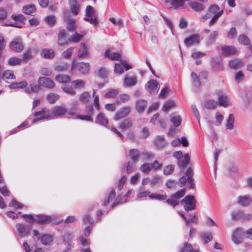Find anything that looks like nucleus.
I'll return each instance as SVG.
<instances>
[{"instance_id": "1", "label": "nucleus", "mask_w": 252, "mask_h": 252, "mask_svg": "<svg viewBox=\"0 0 252 252\" xmlns=\"http://www.w3.org/2000/svg\"><path fill=\"white\" fill-rule=\"evenodd\" d=\"M193 172L190 167L188 168L185 175L181 177L179 180L178 183L180 187H184L186 183H187L190 189H193L195 186L194 179L193 178Z\"/></svg>"}, {"instance_id": "2", "label": "nucleus", "mask_w": 252, "mask_h": 252, "mask_svg": "<svg viewBox=\"0 0 252 252\" xmlns=\"http://www.w3.org/2000/svg\"><path fill=\"white\" fill-rule=\"evenodd\" d=\"M85 16L87 17L84 18V20L90 23L94 26H97L98 23L97 15L95 14V10L92 6L88 5L86 7Z\"/></svg>"}, {"instance_id": "3", "label": "nucleus", "mask_w": 252, "mask_h": 252, "mask_svg": "<svg viewBox=\"0 0 252 252\" xmlns=\"http://www.w3.org/2000/svg\"><path fill=\"white\" fill-rule=\"evenodd\" d=\"M181 203L184 204V209L187 211L193 210L196 208V201L192 195L186 196L181 201Z\"/></svg>"}, {"instance_id": "4", "label": "nucleus", "mask_w": 252, "mask_h": 252, "mask_svg": "<svg viewBox=\"0 0 252 252\" xmlns=\"http://www.w3.org/2000/svg\"><path fill=\"white\" fill-rule=\"evenodd\" d=\"M34 116L36 118L32 121V124H36L39 121L51 119L52 113L49 109L44 108L41 111L35 112Z\"/></svg>"}, {"instance_id": "5", "label": "nucleus", "mask_w": 252, "mask_h": 252, "mask_svg": "<svg viewBox=\"0 0 252 252\" xmlns=\"http://www.w3.org/2000/svg\"><path fill=\"white\" fill-rule=\"evenodd\" d=\"M75 69H77L80 73L83 74H87L88 73L90 69V65L88 63H77L72 62L71 66V70L73 71Z\"/></svg>"}, {"instance_id": "6", "label": "nucleus", "mask_w": 252, "mask_h": 252, "mask_svg": "<svg viewBox=\"0 0 252 252\" xmlns=\"http://www.w3.org/2000/svg\"><path fill=\"white\" fill-rule=\"evenodd\" d=\"M145 88L150 94H156L160 88V85L156 80L153 79L147 82Z\"/></svg>"}, {"instance_id": "7", "label": "nucleus", "mask_w": 252, "mask_h": 252, "mask_svg": "<svg viewBox=\"0 0 252 252\" xmlns=\"http://www.w3.org/2000/svg\"><path fill=\"white\" fill-rule=\"evenodd\" d=\"M199 38V34L197 33L192 34L185 39L184 43L188 47H190L193 45H197L200 42Z\"/></svg>"}, {"instance_id": "8", "label": "nucleus", "mask_w": 252, "mask_h": 252, "mask_svg": "<svg viewBox=\"0 0 252 252\" xmlns=\"http://www.w3.org/2000/svg\"><path fill=\"white\" fill-rule=\"evenodd\" d=\"M38 82L40 86L48 89H52L55 86V83L52 80L44 77H39Z\"/></svg>"}, {"instance_id": "9", "label": "nucleus", "mask_w": 252, "mask_h": 252, "mask_svg": "<svg viewBox=\"0 0 252 252\" xmlns=\"http://www.w3.org/2000/svg\"><path fill=\"white\" fill-rule=\"evenodd\" d=\"M16 228L19 235L22 237L27 236L31 230L30 226L25 225L22 223L16 224Z\"/></svg>"}, {"instance_id": "10", "label": "nucleus", "mask_w": 252, "mask_h": 252, "mask_svg": "<svg viewBox=\"0 0 252 252\" xmlns=\"http://www.w3.org/2000/svg\"><path fill=\"white\" fill-rule=\"evenodd\" d=\"M10 46L12 50L17 52H21L24 48L22 39L20 37L16 38L10 42Z\"/></svg>"}, {"instance_id": "11", "label": "nucleus", "mask_w": 252, "mask_h": 252, "mask_svg": "<svg viewBox=\"0 0 252 252\" xmlns=\"http://www.w3.org/2000/svg\"><path fill=\"white\" fill-rule=\"evenodd\" d=\"M124 68L127 70L132 68V66L128 64L126 62L121 63H116L115 64L114 71L118 74H122L124 72Z\"/></svg>"}, {"instance_id": "12", "label": "nucleus", "mask_w": 252, "mask_h": 252, "mask_svg": "<svg viewBox=\"0 0 252 252\" xmlns=\"http://www.w3.org/2000/svg\"><path fill=\"white\" fill-rule=\"evenodd\" d=\"M64 30H61L58 34V43L60 46L67 45L69 41Z\"/></svg>"}, {"instance_id": "13", "label": "nucleus", "mask_w": 252, "mask_h": 252, "mask_svg": "<svg viewBox=\"0 0 252 252\" xmlns=\"http://www.w3.org/2000/svg\"><path fill=\"white\" fill-rule=\"evenodd\" d=\"M130 108L129 107H124L115 114V120H119L126 116L130 112Z\"/></svg>"}, {"instance_id": "14", "label": "nucleus", "mask_w": 252, "mask_h": 252, "mask_svg": "<svg viewBox=\"0 0 252 252\" xmlns=\"http://www.w3.org/2000/svg\"><path fill=\"white\" fill-rule=\"evenodd\" d=\"M67 109L63 106H56L52 110V116L60 117L65 114L67 113Z\"/></svg>"}, {"instance_id": "15", "label": "nucleus", "mask_w": 252, "mask_h": 252, "mask_svg": "<svg viewBox=\"0 0 252 252\" xmlns=\"http://www.w3.org/2000/svg\"><path fill=\"white\" fill-rule=\"evenodd\" d=\"M51 220L52 219L50 216L43 215L36 216V222L40 224L49 223Z\"/></svg>"}, {"instance_id": "16", "label": "nucleus", "mask_w": 252, "mask_h": 252, "mask_svg": "<svg viewBox=\"0 0 252 252\" xmlns=\"http://www.w3.org/2000/svg\"><path fill=\"white\" fill-rule=\"evenodd\" d=\"M70 8L72 13L77 15L80 11V5L76 0H69Z\"/></svg>"}, {"instance_id": "17", "label": "nucleus", "mask_w": 252, "mask_h": 252, "mask_svg": "<svg viewBox=\"0 0 252 252\" xmlns=\"http://www.w3.org/2000/svg\"><path fill=\"white\" fill-rule=\"evenodd\" d=\"M105 56L113 61H122V56L118 53L112 52L109 50H107L105 52Z\"/></svg>"}, {"instance_id": "18", "label": "nucleus", "mask_w": 252, "mask_h": 252, "mask_svg": "<svg viewBox=\"0 0 252 252\" xmlns=\"http://www.w3.org/2000/svg\"><path fill=\"white\" fill-rule=\"evenodd\" d=\"M251 201L252 199L249 195L239 196L238 197V203L244 206H248Z\"/></svg>"}, {"instance_id": "19", "label": "nucleus", "mask_w": 252, "mask_h": 252, "mask_svg": "<svg viewBox=\"0 0 252 252\" xmlns=\"http://www.w3.org/2000/svg\"><path fill=\"white\" fill-rule=\"evenodd\" d=\"M242 233V229L241 228L237 229L232 235V240L237 244H239L242 242L241 235Z\"/></svg>"}, {"instance_id": "20", "label": "nucleus", "mask_w": 252, "mask_h": 252, "mask_svg": "<svg viewBox=\"0 0 252 252\" xmlns=\"http://www.w3.org/2000/svg\"><path fill=\"white\" fill-rule=\"evenodd\" d=\"M137 83V78L135 76L129 77L127 75L124 78V85L127 87L134 86Z\"/></svg>"}, {"instance_id": "21", "label": "nucleus", "mask_w": 252, "mask_h": 252, "mask_svg": "<svg viewBox=\"0 0 252 252\" xmlns=\"http://www.w3.org/2000/svg\"><path fill=\"white\" fill-rule=\"evenodd\" d=\"M222 53L224 56H229L234 54L236 49L232 46H223L221 48Z\"/></svg>"}, {"instance_id": "22", "label": "nucleus", "mask_w": 252, "mask_h": 252, "mask_svg": "<svg viewBox=\"0 0 252 252\" xmlns=\"http://www.w3.org/2000/svg\"><path fill=\"white\" fill-rule=\"evenodd\" d=\"M95 123L104 126H107L108 120L102 113H99L96 118Z\"/></svg>"}, {"instance_id": "23", "label": "nucleus", "mask_w": 252, "mask_h": 252, "mask_svg": "<svg viewBox=\"0 0 252 252\" xmlns=\"http://www.w3.org/2000/svg\"><path fill=\"white\" fill-rule=\"evenodd\" d=\"M87 48L85 45L81 43L80 45V48L78 51V57L79 58H85L88 56Z\"/></svg>"}, {"instance_id": "24", "label": "nucleus", "mask_w": 252, "mask_h": 252, "mask_svg": "<svg viewBox=\"0 0 252 252\" xmlns=\"http://www.w3.org/2000/svg\"><path fill=\"white\" fill-rule=\"evenodd\" d=\"M166 3H170V7L177 9L183 6L184 3L180 0H165Z\"/></svg>"}, {"instance_id": "25", "label": "nucleus", "mask_w": 252, "mask_h": 252, "mask_svg": "<svg viewBox=\"0 0 252 252\" xmlns=\"http://www.w3.org/2000/svg\"><path fill=\"white\" fill-rule=\"evenodd\" d=\"M141 154L137 149H133L129 151V156L134 162H137L140 158Z\"/></svg>"}, {"instance_id": "26", "label": "nucleus", "mask_w": 252, "mask_h": 252, "mask_svg": "<svg viewBox=\"0 0 252 252\" xmlns=\"http://www.w3.org/2000/svg\"><path fill=\"white\" fill-rule=\"evenodd\" d=\"M41 56L46 59H52L55 56V52L53 50L45 49L41 51Z\"/></svg>"}, {"instance_id": "27", "label": "nucleus", "mask_w": 252, "mask_h": 252, "mask_svg": "<svg viewBox=\"0 0 252 252\" xmlns=\"http://www.w3.org/2000/svg\"><path fill=\"white\" fill-rule=\"evenodd\" d=\"M40 89V85L36 84H31L25 89V92L28 94L33 93H37Z\"/></svg>"}, {"instance_id": "28", "label": "nucleus", "mask_w": 252, "mask_h": 252, "mask_svg": "<svg viewBox=\"0 0 252 252\" xmlns=\"http://www.w3.org/2000/svg\"><path fill=\"white\" fill-rule=\"evenodd\" d=\"M57 81L61 83H65L71 80L69 76L64 74H58L55 77Z\"/></svg>"}, {"instance_id": "29", "label": "nucleus", "mask_w": 252, "mask_h": 252, "mask_svg": "<svg viewBox=\"0 0 252 252\" xmlns=\"http://www.w3.org/2000/svg\"><path fill=\"white\" fill-rule=\"evenodd\" d=\"M189 162V157L188 154L184 155V157L178 160V165L180 167H185Z\"/></svg>"}, {"instance_id": "30", "label": "nucleus", "mask_w": 252, "mask_h": 252, "mask_svg": "<svg viewBox=\"0 0 252 252\" xmlns=\"http://www.w3.org/2000/svg\"><path fill=\"white\" fill-rule=\"evenodd\" d=\"M155 143L158 148H161L163 147L166 144L164 137L163 136H158L156 137Z\"/></svg>"}, {"instance_id": "31", "label": "nucleus", "mask_w": 252, "mask_h": 252, "mask_svg": "<svg viewBox=\"0 0 252 252\" xmlns=\"http://www.w3.org/2000/svg\"><path fill=\"white\" fill-rule=\"evenodd\" d=\"M22 11L26 14L31 15L35 12L36 8L33 4L28 5L23 7Z\"/></svg>"}, {"instance_id": "32", "label": "nucleus", "mask_w": 252, "mask_h": 252, "mask_svg": "<svg viewBox=\"0 0 252 252\" xmlns=\"http://www.w3.org/2000/svg\"><path fill=\"white\" fill-rule=\"evenodd\" d=\"M166 198L167 196L165 193L164 194H160L158 193H153L149 195V198L151 199L162 201L166 199Z\"/></svg>"}, {"instance_id": "33", "label": "nucleus", "mask_w": 252, "mask_h": 252, "mask_svg": "<svg viewBox=\"0 0 252 252\" xmlns=\"http://www.w3.org/2000/svg\"><path fill=\"white\" fill-rule=\"evenodd\" d=\"M243 62L239 60H234L229 62V66L232 69H237L241 67Z\"/></svg>"}, {"instance_id": "34", "label": "nucleus", "mask_w": 252, "mask_h": 252, "mask_svg": "<svg viewBox=\"0 0 252 252\" xmlns=\"http://www.w3.org/2000/svg\"><path fill=\"white\" fill-rule=\"evenodd\" d=\"M27 82L25 81H24L12 84L10 85L9 87L11 89H23L27 87Z\"/></svg>"}, {"instance_id": "35", "label": "nucleus", "mask_w": 252, "mask_h": 252, "mask_svg": "<svg viewBox=\"0 0 252 252\" xmlns=\"http://www.w3.org/2000/svg\"><path fill=\"white\" fill-rule=\"evenodd\" d=\"M200 236L203 242L205 244L211 241L213 239L212 234L210 232H203L200 233Z\"/></svg>"}, {"instance_id": "36", "label": "nucleus", "mask_w": 252, "mask_h": 252, "mask_svg": "<svg viewBox=\"0 0 252 252\" xmlns=\"http://www.w3.org/2000/svg\"><path fill=\"white\" fill-rule=\"evenodd\" d=\"M79 98L81 102L87 103L90 100L91 98V95L89 92H84L79 94Z\"/></svg>"}, {"instance_id": "37", "label": "nucleus", "mask_w": 252, "mask_h": 252, "mask_svg": "<svg viewBox=\"0 0 252 252\" xmlns=\"http://www.w3.org/2000/svg\"><path fill=\"white\" fill-rule=\"evenodd\" d=\"M62 89L64 93L69 95L73 96L76 94V91L72 87L69 85H63L62 87Z\"/></svg>"}, {"instance_id": "38", "label": "nucleus", "mask_w": 252, "mask_h": 252, "mask_svg": "<svg viewBox=\"0 0 252 252\" xmlns=\"http://www.w3.org/2000/svg\"><path fill=\"white\" fill-rule=\"evenodd\" d=\"M2 78L3 80L8 81L9 79H14L15 77L12 70H6L3 73Z\"/></svg>"}, {"instance_id": "39", "label": "nucleus", "mask_w": 252, "mask_h": 252, "mask_svg": "<svg viewBox=\"0 0 252 252\" xmlns=\"http://www.w3.org/2000/svg\"><path fill=\"white\" fill-rule=\"evenodd\" d=\"M41 242L43 245H49L53 241V237L49 234H44L40 238Z\"/></svg>"}, {"instance_id": "40", "label": "nucleus", "mask_w": 252, "mask_h": 252, "mask_svg": "<svg viewBox=\"0 0 252 252\" xmlns=\"http://www.w3.org/2000/svg\"><path fill=\"white\" fill-rule=\"evenodd\" d=\"M191 76L192 80L193 85L194 86L195 88H196V89H198L200 86L199 77L194 72H192L191 73Z\"/></svg>"}, {"instance_id": "41", "label": "nucleus", "mask_w": 252, "mask_h": 252, "mask_svg": "<svg viewBox=\"0 0 252 252\" xmlns=\"http://www.w3.org/2000/svg\"><path fill=\"white\" fill-rule=\"evenodd\" d=\"M234 123V117L233 114H229L228 119L227 120V123L226 125V127L227 129L231 130L233 128Z\"/></svg>"}, {"instance_id": "42", "label": "nucleus", "mask_w": 252, "mask_h": 252, "mask_svg": "<svg viewBox=\"0 0 252 252\" xmlns=\"http://www.w3.org/2000/svg\"><path fill=\"white\" fill-rule=\"evenodd\" d=\"M147 106V102L144 100H139L136 103V109L139 112H142Z\"/></svg>"}, {"instance_id": "43", "label": "nucleus", "mask_w": 252, "mask_h": 252, "mask_svg": "<svg viewBox=\"0 0 252 252\" xmlns=\"http://www.w3.org/2000/svg\"><path fill=\"white\" fill-rule=\"evenodd\" d=\"M190 6L195 11L200 12L204 9L203 5L197 2H190L189 4Z\"/></svg>"}, {"instance_id": "44", "label": "nucleus", "mask_w": 252, "mask_h": 252, "mask_svg": "<svg viewBox=\"0 0 252 252\" xmlns=\"http://www.w3.org/2000/svg\"><path fill=\"white\" fill-rule=\"evenodd\" d=\"M131 126V122L128 119H125L120 124V127L122 130H125L130 128Z\"/></svg>"}, {"instance_id": "45", "label": "nucleus", "mask_w": 252, "mask_h": 252, "mask_svg": "<svg viewBox=\"0 0 252 252\" xmlns=\"http://www.w3.org/2000/svg\"><path fill=\"white\" fill-rule=\"evenodd\" d=\"M82 37V34H79L77 32H75L73 34L70 36L68 38V40L70 42L77 43L81 40Z\"/></svg>"}, {"instance_id": "46", "label": "nucleus", "mask_w": 252, "mask_h": 252, "mask_svg": "<svg viewBox=\"0 0 252 252\" xmlns=\"http://www.w3.org/2000/svg\"><path fill=\"white\" fill-rule=\"evenodd\" d=\"M220 105L223 107H227L229 105L228 99L226 95H220L219 97Z\"/></svg>"}, {"instance_id": "47", "label": "nucleus", "mask_w": 252, "mask_h": 252, "mask_svg": "<svg viewBox=\"0 0 252 252\" xmlns=\"http://www.w3.org/2000/svg\"><path fill=\"white\" fill-rule=\"evenodd\" d=\"M71 83L74 87L76 89L83 88L85 85V81L81 79L74 80Z\"/></svg>"}, {"instance_id": "48", "label": "nucleus", "mask_w": 252, "mask_h": 252, "mask_svg": "<svg viewBox=\"0 0 252 252\" xmlns=\"http://www.w3.org/2000/svg\"><path fill=\"white\" fill-rule=\"evenodd\" d=\"M60 96L54 93H50L47 96V99L50 103L53 104L56 102L58 100Z\"/></svg>"}, {"instance_id": "49", "label": "nucleus", "mask_w": 252, "mask_h": 252, "mask_svg": "<svg viewBox=\"0 0 252 252\" xmlns=\"http://www.w3.org/2000/svg\"><path fill=\"white\" fill-rule=\"evenodd\" d=\"M76 21L74 19H68L67 22V29L69 31H73L76 28Z\"/></svg>"}, {"instance_id": "50", "label": "nucleus", "mask_w": 252, "mask_h": 252, "mask_svg": "<svg viewBox=\"0 0 252 252\" xmlns=\"http://www.w3.org/2000/svg\"><path fill=\"white\" fill-rule=\"evenodd\" d=\"M175 106V102L172 100H168L165 102L163 106L162 110L164 112H167L171 108Z\"/></svg>"}, {"instance_id": "51", "label": "nucleus", "mask_w": 252, "mask_h": 252, "mask_svg": "<svg viewBox=\"0 0 252 252\" xmlns=\"http://www.w3.org/2000/svg\"><path fill=\"white\" fill-rule=\"evenodd\" d=\"M45 21L50 26H53L56 23V17L54 15H49L45 18Z\"/></svg>"}, {"instance_id": "52", "label": "nucleus", "mask_w": 252, "mask_h": 252, "mask_svg": "<svg viewBox=\"0 0 252 252\" xmlns=\"http://www.w3.org/2000/svg\"><path fill=\"white\" fill-rule=\"evenodd\" d=\"M218 32L216 31L212 32L210 33L209 37L206 42L207 45H209L214 42L216 38L218 36Z\"/></svg>"}, {"instance_id": "53", "label": "nucleus", "mask_w": 252, "mask_h": 252, "mask_svg": "<svg viewBox=\"0 0 252 252\" xmlns=\"http://www.w3.org/2000/svg\"><path fill=\"white\" fill-rule=\"evenodd\" d=\"M180 252H199V251L197 250L193 251L192 246L190 244L185 243Z\"/></svg>"}, {"instance_id": "54", "label": "nucleus", "mask_w": 252, "mask_h": 252, "mask_svg": "<svg viewBox=\"0 0 252 252\" xmlns=\"http://www.w3.org/2000/svg\"><path fill=\"white\" fill-rule=\"evenodd\" d=\"M186 193V189H182L179 191H177L176 193L172 194L171 195L172 197L175 198V199L179 200V199L182 197L184 196Z\"/></svg>"}, {"instance_id": "55", "label": "nucleus", "mask_w": 252, "mask_h": 252, "mask_svg": "<svg viewBox=\"0 0 252 252\" xmlns=\"http://www.w3.org/2000/svg\"><path fill=\"white\" fill-rule=\"evenodd\" d=\"M217 101L214 100H209L206 101L205 104V107L209 109H215L217 107Z\"/></svg>"}, {"instance_id": "56", "label": "nucleus", "mask_w": 252, "mask_h": 252, "mask_svg": "<svg viewBox=\"0 0 252 252\" xmlns=\"http://www.w3.org/2000/svg\"><path fill=\"white\" fill-rule=\"evenodd\" d=\"M170 120L174 125V126L177 127L180 125L182 121V118L181 116L179 115L173 117L171 116Z\"/></svg>"}, {"instance_id": "57", "label": "nucleus", "mask_w": 252, "mask_h": 252, "mask_svg": "<svg viewBox=\"0 0 252 252\" xmlns=\"http://www.w3.org/2000/svg\"><path fill=\"white\" fill-rule=\"evenodd\" d=\"M238 41L240 44L244 45H249L250 44V41L249 38L245 35H240L238 36Z\"/></svg>"}, {"instance_id": "58", "label": "nucleus", "mask_w": 252, "mask_h": 252, "mask_svg": "<svg viewBox=\"0 0 252 252\" xmlns=\"http://www.w3.org/2000/svg\"><path fill=\"white\" fill-rule=\"evenodd\" d=\"M22 59L18 58H11L8 60V64L10 65H16L21 64Z\"/></svg>"}, {"instance_id": "59", "label": "nucleus", "mask_w": 252, "mask_h": 252, "mask_svg": "<svg viewBox=\"0 0 252 252\" xmlns=\"http://www.w3.org/2000/svg\"><path fill=\"white\" fill-rule=\"evenodd\" d=\"M140 169L142 172L148 173L152 169V163H144L141 166Z\"/></svg>"}, {"instance_id": "60", "label": "nucleus", "mask_w": 252, "mask_h": 252, "mask_svg": "<svg viewBox=\"0 0 252 252\" xmlns=\"http://www.w3.org/2000/svg\"><path fill=\"white\" fill-rule=\"evenodd\" d=\"M222 10L216 13L210 20L209 23L210 26H212L213 24H214L218 20V19L222 15Z\"/></svg>"}, {"instance_id": "61", "label": "nucleus", "mask_w": 252, "mask_h": 252, "mask_svg": "<svg viewBox=\"0 0 252 252\" xmlns=\"http://www.w3.org/2000/svg\"><path fill=\"white\" fill-rule=\"evenodd\" d=\"M22 217L29 223H32L36 222V217L34 218L32 215H22Z\"/></svg>"}, {"instance_id": "62", "label": "nucleus", "mask_w": 252, "mask_h": 252, "mask_svg": "<svg viewBox=\"0 0 252 252\" xmlns=\"http://www.w3.org/2000/svg\"><path fill=\"white\" fill-rule=\"evenodd\" d=\"M118 93V91L116 89H111L107 93L104 94L105 98L114 97Z\"/></svg>"}, {"instance_id": "63", "label": "nucleus", "mask_w": 252, "mask_h": 252, "mask_svg": "<svg viewBox=\"0 0 252 252\" xmlns=\"http://www.w3.org/2000/svg\"><path fill=\"white\" fill-rule=\"evenodd\" d=\"M74 48L70 47L62 53V56L65 59H69L72 55Z\"/></svg>"}, {"instance_id": "64", "label": "nucleus", "mask_w": 252, "mask_h": 252, "mask_svg": "<svg viewBox=\"0 0 252 252\" xmlns=\"http://www.w3.org/2000/svg\"><path fill=\"white\" fill-rule=\"evenodd\" d=\"M165 200H166V202L168 204L173 206V207H175V206L178 205L179 203V200H177L175 199V198L172 197L171 195L170 196V197L169 198H168V199L166 198V199H165Z\"/></svg>"}]
</instances>
